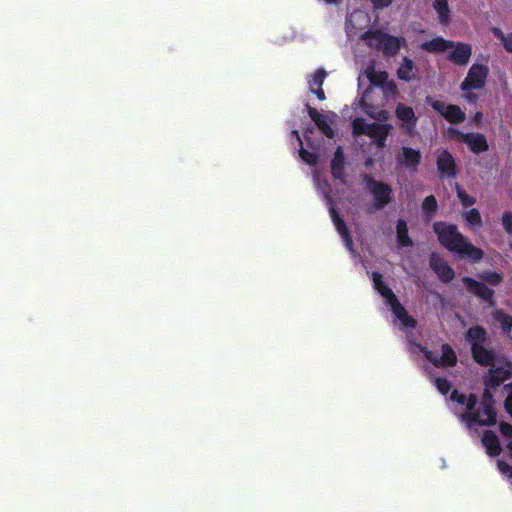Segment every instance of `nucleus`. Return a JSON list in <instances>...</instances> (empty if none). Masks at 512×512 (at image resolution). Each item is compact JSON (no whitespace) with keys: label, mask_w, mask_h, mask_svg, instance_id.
<instances>
[{"label":"nucleus","mask_w":512,"mask_h":512,"mask_svg":"<svg viewBox=\"0 0 512 512\" xmlns=\"http://www.w3.org/2000/svg\"><path fill=\"white\" fill-rule=\"evenodd\" d=\"M364 183L374 197L376 208H383L390 202L392 189L389 185L378 182L367 175L364 177Z\"/></svg>","instance_id":"9b49d317"},{"label":"nucleus","mask_w":512,"mask_h":512,"mask_svg":"<svg viewBox=\"0 0 512 512\" xmlns=\"http://www.w3.org/2000/svg\"><path fill=\"white\" fill-rule=\"evenodd\" d=\"M432 6L437 14L439 23L444 27L448 26L451 22V10L448 0H435Z\"/></svg>","instance_id":"b1692460"},{"label":"nucleus","mask_w":512,"mask_h":512,"mask_svg":"<svg viewBox=\"0 0 512 512\" xmlns=\"http://www.w3.org/2000/svg\"><path fill=\"white\" fill-rule=\"evenodd\" d=\"M363 76L371 83V86L365 90L363 95L353 103V109H360L365 114L377 120H386L388 113L381 109L382 101H376L374 97L383 95L388 100L397 94V87L393 81L388 80V74L384 71L376 70L374 63H370L363 74L358 77V85L361 86Z\"/></svg>","instance_id":"f03ea898"},{"label":"nucleus","mask_w":512,"mask_h":512,"mask_svg":"<svg viewBox=\"0 0 512 512\" xmlns=\"http://www.w3.org/2000/svg\"><path fill=\"white\" fill-rule=\"evenodd\" d=\"M498 469L500 473L508 478H512V466L508 465L507 463L503 462L502 460H499L497 462Z\"/></svg>","instance_id":"58836bf2"},{"label":"nucleus","mask_w":512,"mask_h":512,"mask_svg":"<svg viewBox=\"0 0 512 512\" xmlns=\"http://www.w3.org/2000/svg\"><path fill=\"white\" fill-rule=\"evenodd\" d=\"M482 117V114L480 112H478L476 115H475V121L478 122Z\"/></svg>","instance_id":"37998d69"},{"label":"nucleus","mask_w":512,"mask_h":512,"mask_svg":"<svg viewBox=\"0 0 512 512\" xmlns=\"http://www.w3.org/2000/svg\"><path fill=\"white\" fill-rule=\"evenodd\" d=\"M482 444L486 452L490 456H497L500 454L501 446L497 436L492 431H486L482 437Z\"/></svg>","instance_id":"393cba45"},{"label":"nucleus","mask_w":512,"mask_h":512,"mask_svg":"<svg viewBox=\"0 0 512 512\" xmlns=\"http://www.w3.org/2000/svg\"><path fill=\"white\" fill-rule=\"evenodd\" d=\"M500 432L505 443L506 453L512 457V425L501 423Z\"/></svg>","instance_id":"c756f323"},{"label":"nucleus","mask_w":512,"mask_h":512,"mask_svg":"<svg viewBox=\"0 0 512 512\" xmlns=\"http://www.w3.org/2000/svg\"><path fill=\"white\" fill-rule=\"evenodd\" d=\"M489 73L488 66L474 63L468 70V73L461 83V90H480L484 88Z\"/></svg>","instance_id":"9d476101"},{"label":"nucleus","mask_w":512,"mask_h":512,"mask_svg":"<svg viewBox=\"0 0 512 512\" xmlns=\"http://www.w3.org/2000/svg\"><path fill=\"white\" fill-rule=\"evenodd\" d=\"M395 0H371L375 9H383L390 6Z\"/></svg>","instance_id":"a19ab883"},{"label":"nucleus","mask_w":512,"mask_h":512,"mask_svg":"<svg viewBox=\"0 0 512 512\" xmlns=\"http://www.w3.org/2000/svg\"><path fill=\"white\" fill-rule=\"evenodd\" d=\"M451 45L452 41L446 40L442 37H435L423 42L421 44V49L429 53H446Z\"/></svg>","instance_id":"5701e85b"},{"label":"nucleus","mask_w":512,"mask_h":512,"mask_svg":"<svg viewBox=\"0 0 512 512\" xmlns=\"http://www.w3.org/2000/svg\"><path fill=\"white\" fill-rule=\"evenodd\" d=\"M299 155L301 159L309 165H314L317 161V156L314 153H310L305 150L302 146L299 150Z\"/></svg>","instance_id":"e433bc0d"},{"label":"nucleus","mask_w":512,"mask_h":512,"mask_svg":"<svg viewBox=\"0 0 512 512\" xmlns=\"http://www.w3.org/2000/svg\"><path fill=\"white\" fill-rule=\"evenodd\" d=\"M447 134L456 141L466 144L473 153H481L488 150L486 138L480 133H463L457 128L450 127L447 130Z\"/></svg>","instance_id":"1a4fd4ad"},{"label":"nucleus","mask_w":512,"mask_h":512,"mask_svg":"<svg viewBox=\"0 0 512 512\" xmlns=\"http://www.w3.org/2000/svg\"><path fill=\"white\" fill-rule=\"evenodd\" d=\"M396 115L398 119L402 122L407 133L411 134L416 123L413 109L403 104H399L396 109Z\"/></svg>","instance_id":"4be33fe9"},{"label":"nucleus","mask_w":512,"mask_h":512,"mask_svg":"<svg viewBox=\"0 0 512 512\" xmlns=\"http://www.w3.org/2000/svg\"><path fill=\"white\" fill-rule=\"evenodd\" d=\"M493 319L500 325L503 333L510 334L512 330V316L502 310H495L492 313Z\"/></svg>","instance_id":"bb28decb"},{"label":"nucleus","mask_w":512,"mask_h":512,"mask_svg":"<svg viewBox=\"0 0 512 512\" xmlns=\"http://www.w3.org/2000/svg\"><path fill=\"white\" fill-rule=\"evenodd\" d=\"M331 171L336 179L343 181L344 176V154L341 147L335 151L334 157L331 161Z\"/></svg>","instance_id":"a878e982"},{"label":"nucleus","mask_w":512,"mask_h":512,"mask_svg":"<svg viewBox=\"0 0 512 512\" xmlns=\"http://www.w3.org/2000/svg\"><path fill=\"white\" fill-rule=\"evenodd\" d=\"M353 133L356 136L367 135L378 148L385 145V140L390 131V125L366 123L363 119L355 117L352 123Z\"/></svg>","instance_id":"6e6552de"},{"label":"nucleus","mask_w":512,"mask_h":512,"mask_svg":"<svg viewBox=\"0 0 512 512\" xmlns=\"http://www.w3.org/2000/svg\"><path fill=\"white\" fill-rule=\"evenodd\" d=\"M430 266L441 280L448 282L453 279L454 271L438 255L433 254L431 256Z\"/></svg>","instance_id":"aec40b11"},{"label":"nucleus","mask_w":512,"mask_h":512,"mask_svg":"<svg viewBox=\"0 0 512 512\" xmlns=\"http://www.w3.org/2000/svg\"><path fill=\"white\" fill-rule=\"evenodd\" d=\"M463 282L465 283L469 291L473 292L483 300L489 301L491 306L494 304V301L492 299L494 293L493 290L489 289L484 284L468 277L463 278Z\"/></svg>","instance_id":"412c9836"},{"label":"nucleus","mask_w":512,"mask_h":512,"mask_svg":"<svg viewBox=\"0 0 512 512\" xmlns=\"http://www.w3.org/2000/svg\"><path fill=\"white\" fill-rule=\"evenodd\" d=\"M310 118L316 123L317 127L321 132L328 138L334 136V125L338 118L334 112L320 113L315 108L309 107L308 109Z\"/></svg>","instance_id":"ddd939ff"},{"label":"nucleus","mask_w":512,"mask_h":512,"mask_svg":"<svg viewBox=\"0 0 512 512\" xmlns=\"http://www.w3.org/2000/svg\"><path fill=\"white\" fill-rule=\"evenodd\" d=\"M464 92H465L464 98L468 102L475 103L477 101V95L475 93H473L472 90H468V91H464Z\"/></svg>","instance_id":"79ce46f5"},{"label":"nucleus","mask_w":512,"mask_h":512,"mask_svg":"<svg viewBox=\"0 0 512 512\" xmlns=\"http://www.w3.org/2000/svg\"><path fill=\"white\" fill-rule=\"evenodd\" d=\"M437 167L439 172L446 177L455 176V160L447 150H441L437 157Z\"/></svg>","instance_id":"6ab92c4d"},{"label":"nucleus","mask_w":512,"mask_h":512,"mask_svg":"<svg viewBox=\"0 0 512 512\" xmlns=\"http://www.w3.org/2000/svg\"><path fill=\"white\" fill-rule=\"evenodd\" d=\"M488 365L491 368L485 379L483 401L477 409L475 408L476 398L473 395L467 396L454 390L450 396V400L456 405L455 413L470 431H476L478 427L490 426L496 422L491 391L512 376V364L499 359L495 352L493 360Z\"/></svg>","instance_id":"f257e3e1"},{"label":"nucleus","mask_w":512,"mask_h":512,"mask_svg":"<svg viewBox=\"0 0 512 512\" xmlns=\"http://www.w3.org/2000/svg\"><path fill=\"white\" fill-rule=\"evenodd\" d=\"M509 245H510V247L512 248V242H510V244H509Z\"/></svg>","instance_id":"de8ad7c7"},{"label":"nucleus","mask_w":512,"mask_h":512,"mask_svg":"<svg viewBox=\"0 0 512 512\" xmlns=\"http://www.w3.org/2000/svg\"><path fill=\"white\" fill-rule=\"evenodd\" d=\"M457 195L460 199L463 206L468 207L472 206L475 203V198L469 196L464 190H462L458 185H456Z\"/></svg>","instance_id":"f704fd0d"},{"label":"nucleus","mask_w":512,"mask_h":512,"mask_svg":"<svg viewBox=\"0 0 512 512\" xmlns=\"http://www.w3.org/2000/svg\"><path fill=\"white\" fill-rule=\"evenodd\" d=\"M361 37L370 47L382 50L387 56L396 55L401 46L406 43L404 37L392 36L381 31H368Z\"/></svg>","instance_id":"423d86ee"},{"label":"nucleus","mask_w":512,"mask_h":512,"mask_svg":"<svg viewBox=\"0 0 512 512\" xmlns=\"http://www.w3.org/2000/svg\"><path fill=\"white\" fill-rule=\"evenodd\" d=\"M447 58L458 66H465L468 64L472 55V46L464 42H453L446 52Z\"/></svg>","instance_id":"2eb2a0df"},{"label":"nucleus","mask_w":512,"mask_h":512,"mask_svg":"<svg viewBox=\"0 0 512 512\" xmlns=\"http://www.w3.org/2000/svg\"><path fill=\"white\" fill-rule=\"evenodd\" d=\"M492 32L494 36L502 42L505 50L512 53V33L505 35L503 31L497 27H493Z\"/></svg>","instance_id":"7c9ffc66"},{"label":"nucleus","mask_w":512,"mask_h":512,"mask_svg":"<svg viewBox=\"0 0 512 512\" xmlns=\"http://www.w3.org/2000/svg\"><path fill=\"white\" fill-rule=\"evenodd\" d=\"M313 179L316 186V189L319 193L323 195L325 200L327 201V204L329 205V212L331 219L334 223V226L339 233V235L342 237V240L346 246V248L350 251L351 254H355V250L353 249L352 245V239L349 235V232L347 230V227L344 223V221L338 216L336 212L335 205L332 203V200L330 198L329 194V185L327 181L321 177V174L315 170L313 173Z\"/></svg>","instance_id":"39448f33"},{"label":"nucleus","mask_w":512,"mask_h":512,"mask_svg":"<svg viewBox=\"0 0 512 512\" xmlns=\"http://www.w3.org/2000/svg\"><path fill=\"white\" fill-rule=\"evenodd\" d=\"M326 71L323 69H317L315 72L311 73L308 78V86L309 90L314 93L317 98L321 101L325 100V94L322 89V85L326 78Z\"/></svg>","instance_id":"a211bd4d"},{"label":"nucleus","mask_w":512,"mask_h":512,"mask_svg":"<svg viewBox=\"0 0 512 512\" xmlns=\"http://www.w3.org/2000/svg\"><path fill=\"white\" fill-rule=\"evenodd\" d=\"M466 340L471 345L475 361L479 364H489L494 358V351L485 347L487 333L480 326L471 327L466 333Z\"/></svg>","instance_id":"0eeeda50"},{"label":"nucleus","mask_w":512,"mask_h":512,"mask_svg":"<svg viewBox=\"0 0 512 512\" xmlns=\"http://www.w3.org/2000/svg\"><path fill=\"white\" fill-rule=\"evenodd\" d=\"M374 289L382 296L385 304L389 307L394 316L393 323L404 332L415 328L416 321L408 315L406 309L401 305L394 292L385 284L382 275L378 272L372 273Z\"/></svg>","instance_id":"20e7f679"},{"label":"nucleus","mask_w":512,"mask_h":512,"mask_svg":"<svg viewBox=\"0 0 512 512\" xmlns=\"http://www.w3.org/2000/svg\"><path fill=\"white\" fill-rule=\"evenodd\" d=\"M434 384L437 387L438 391L443 395L447 394L451 388L450 383L443 378H435Z\"/></svg>","instance_id":"4c0bfd02"},{"label":"nucleus","mask_w":512,"mask_h":512,"mask_svg":"<svg viewBox=\"0 0 512 512\" xmlns=\"http://www.w3.org/2000/svg\"><path fill=\"white\" fill-rule=\"evenodd\" d=\"M505 389L507 391V397L505 400V408L507 412L512 416V383L505 386Z\"/></svg>","instance_id":"ea45409f"},{"label":"nucleus","mask_w":512,"mask_h":512,"mask_svg":"<svg viewBox=\"0 0 512 512\" xmlns=\"http://www.w3.org/2000/svg\"><path fill=\"white\" fill-rule=\"evenodd\" d=\"M414 63L411 59L405 57L398 68L397 75L401 80L411 81L415 78Z\"/></svg>","instance_id":"cd10ccee"},{"label":"nucleus","mask_w":512,"mask_h":512,"mask_svg":"<svg viewBox=\"0 0 512 512\" xmlns=\"http://www.w3.org/2000/svg\"><path fill=\"white\" fill-rule=\"evenodd\" d=\"M293 134H295V135H296L297 140L300 142V144H302V142H301V140H300V137H299V135H298V132H297V131H293Z\"/></svg>","instance_id":"a18cd8bd"},{"label":"nucleus","mask_w":512,"mask_h":512,"mask_svg":"<svg viewBox=\"0 0 512 512\" xmlns=\"http://www.w3.org/2000/svg\"><path fill=\"white\" fill-rule=\"evenodd\" d=\"M422 208L427 215L434 214L437 210L436 199L433 196L426 197L423 201Z\"/></svg>","instance_id":"72a5a7b5"},{"label":"nucleus","mask_w":512,"mask_h":512,"mask_svg":"<svg viewBox=\"0 0 512 512\" xmlns=\"http://www.w3.org/2000/svg\"><path fill=\"white\" fill-rule=\"evenodd\" d=\"M396 235L399 246L409 247L412 245V240L408 236V227L404 220H399L397 222Z\"/></svg>","instance_id":"c85d7f7f"},{"label":"nucleus","mask_w":512,"mask_h":512,"mask_svg":"<svg viewBox=\"0 0 512 512\" xmlns=\"http://www.w3.org/2000/svg\"><path fill=\"white\" fill-rule=\"evenodd\" d=\"M434 232L437 234L440 243L448 250L456 252L463 258L478 262L483 257V251L470 243L454 225L446 223H435Z\"/></svg>","instance_id":"7ed1b4c3"},{"label":"nucleus","mask_w":512,"mask_h":512,"mask_svg":"<svg viewBox=\"0 0 512 512\" xmlns=\"http://www.w3.org/2000/svg\"><path fill=\"white\" fill-rule=\"evenodd\" d=\"M339 0H325L326 3H337Z\"/></svg>","instance_id":"49530a36"},{"label":"nucleus","mask_w":512,"mask_h":512,"mask_svg":"<svg viewBox=\"0 0 512 512\" xmlns=\"http://www.w3.org/2000/svg\"><path fill=\"white\" fill-rule=\"evenodd\" d=\"M501 223L505 232L512 236V212H505L501 217Z\"/></svg>","instance_id":"c9c22d12"},{"label":"nucleus","mask_w":512,"mask_h":512,"mask_svg":"<svg viewBox=\"0 0 512 512\" xmlns=\"http://www.w3.org/2000/svg\"><path fill=\"white\" fill-rule=\"evenodd\" d=\"M420 160V151L409 147H403L401 153L397 157L398 165L404 166L412 172L417 170Z\"/></svg>","instance_id":"f3484780"},{"label":"nucleus","mask_w":512,"mask_h":512,"mask_svg":"<svg viewBox=\"0 0 512 512\" xmlns=\"http://www.w3.org/2000/svg\"><path fill=\"white\" fill-rule=\"evenodd\" d=\"M429 103L435 111L452 124L462 123L466 118L465 112L457 105L446 104L440 100H429Z\"/></svg>","instance_id":"4468645a"},{"label":"nucleus","mask_w":512,"mask_h":512,"mask_svg":"<svg viewBox=\"0 0 512 512\" xmlns=\"http://www.w3.org/2000/svg\"><path fill=\"white\" fill-rule=\"evenodd\" d=\"M372 163H373V160H372V159H367V161H366V166H367V167H369V166H371V165H372Z\"/></svg>","instance_id":"c03bdc74"},{"label":"nucleus","mask_w":512,"mask_h":512,"mask_svg":"<svg viewBox=\"0 0 512 512\" xmlns=\"http://www.w3.org/2000/svg\"><path fill=\"white\" fill-rule=\"evenodd\" d=\"M370 17L363 10H355L348 16L346 22V32L349 37L356 35L359 31L366 29L370 25Z\"/></svg>","instance_id":"dca6fc26"},{"label":"nucleus","mask_w":512,"mask_h":512,"mask_svg":"<svg viewBox=\"0 0 512 512\" xmlns=\"http://www.w3.org/2000/svg\"><path fill=\"white\" fill-rule=\"evenodd\" d=\"M463 216L470 226L476 227V228L481 227L482 219H481V215L477 209L472 208V209L466 211L463 214Z\"/></svg>","instance_id":"2f4dec72"},{"label":"nucleus","mask_w":512,"mask_h":512,"mask_svg":"<svg viewBox=\"0 0 512 512\" xmlns=\"http://www.w3.org/2000/svg\"><path fill=\"white\" fill-rule=\"evenodd\" d=\"M480 278L493 286L498 285L502 281V276L499 273L493 271L483 272L480 275Z\"/></svg>","instance_id":"473e14b6"},{"label":"nucleus","mask_w":512,"mask_h":512,"mask_svg":"<svg viewBox=\"0 0 512 512\" xmlns=\"http://www.w3.org/2000/svg\"><path fill=\"white\" fill-rule=\"evenodd\" d=\"M415 349L422 352L424 356L436 367L453 366L457 361L455 352L447 344L442 345L440 355H435L434 353L428 351L426 348H423L420 345H415Z\"/></svg>","instance_id":"f8f14e48"}]
</instances>
